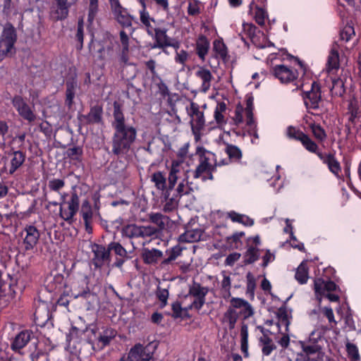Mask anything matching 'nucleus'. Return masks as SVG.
I'll return each mask as SVG.
<instances>
[{"instance_id": "nucleus-32", "label": "nucleus", "mask_w": 361, "mask_h": 361, "mask_svg": "<svg viewBox=\"0 0 361 361\" xmlns=\"http://www.w3.org/2000/svg\"><path fill=\"white\" fill-rule=\"evenodd\" d=\"M259 249L250 245L243 254V263L245 265L252 264L259 259Z\"/></svg>"}, {"instance_id": "nucleus-29", "label": "nucleus", "mask_w": 361, "mask_h": 361, "mask_svg": "<svg viewBox=\"0 0 361 361\" xmlns=\"http://www.w3.org/2000/svg\"><path fill=\"white\" fill-rule=\"evenodd\" d=\"M183 250V248L178 245L166 250V252L168 255V257L161 262V267L165 268L167 265L171 264L182 255Z\"/></svg>"}, {"instance_id": "nucleus-15", "label": "nucleus", "mask_w": 361, "mask_h": 361, "mask_svg": "<svg viewBox=\"0 0 361 361\" xmlns=\"http://www.w3.org/2000/svg\"><path fill=\"white\" fill-rule=\"evenodd\" d=\"M66 203L68 204V209H63L61 206L59 214L62 219L70 223L78 212L80 206L79 196L75 190L71 192V199Z\"/></svg>"}, {"instance_id": "nucleus-6", "label": "nucleus", "mask_w": 361, "mask_h": 361, "mask_svg": "<svg viewBox=\"0 0 361 361\" xmlns=\"http://www.w3.org/2000/svg\"><path fill=\"white\" fill-rule=\"evenodd\" d=\"M88 281L87 279L81 281V290H77L75 288L72 289L63 290L60 297L57 300V305L67 307L69 305L71 300L76 299L79 297L86 298L90 294V288L87 286Z\"/></svg>"}, {"instance_id": "nucleus-25", "label": "nucleus", "mask_w": 361, "mask_h": 361, "mask_svg": "<svg viewBox=\"0 0 361 361\" xmlns=\"http://www.w3.org/2000/svg\"><path fill=\"white\" fill-rule=\"evenodd\" d=\"M47 288L49 292H61L67 290V284L63 275L56 274L49 282Z\"/></svg>"}, {"instance_id": "nucleus-54", "label": "nucleus", "mask_w": 361, "mask_h": 361, "mask_svg": "<svg viewBox=\"0 0 361 361\" xmlns=\"http://www.w3.org/2000/svg\"><path fill=\"white\" fill-rule=\"evenodd\" d=\"M246 107L245 109L246 120H247V123L250 124L253 121L254 114V98L252 95L248 96L246 95Z\"/></svg>"}, {"instance_id": "nucleus-37", "label": "nucleus", "mask_w": 361, "mask_h": 361, "mask_svg": "<svg viewBox=\"0 0 361 361\" xmlns=\"http://www.w3.org/2000/svg\"><path fill=\"white\" fill-rule=\"evenodd\" d=\"M223 280L221 282V291L224 299H228L231 296V279L226 274V271H221Z\"/></svg>"}, {"instance_id": "nucleus-4", "label": "nucleus", "mask_w": 361, "mask_h": 361, "mask_svg": "<svg viewBox=\"0 0 361 361\" xmlns=\"http://www.w3.org/2000/svg\"><path fill=\"white\" fill-rule=\"evenodd\" d=\"M122 236L130 239L138 238H147L156 235L158 233L157 228L152 226H137L135 224H127L121 229Z\"/></svg>"}, {"instance_id": "nucleus-18", "label": "nucleus", "mask_w": 361, "mask_h": 361, "mask_svg": "<svg viewBox=\"0 0 361 361\" xmlns=\"http://www.w3.org/2000/svg\"><path fill=\"white\" fill-rule=\"evenodd\" d=\"M8 156L11 158L8 173L13 174L20 166H23L25 161L26 154L21 150H14L12 149L8 152Z\"/></svg>"}, {"instance_id": "nucleus-24", "label": "nucleus", "mask_w": 361, "mask_h": 361, "mask_svg": "<svg viewBox=\"0 0 361 361\" xmlns=\"http://www.w3.org/2000/svg\"><path fill=\"white\" fill-rule=\"evenodd\" d=\"M210 43L207 37L204 35H200L196 40L195 51L198 57L204 61L208 54Z\"/></svg>"}, {"instance_id": "nucleus-16", "label": "nucleus", "mask_w": 361, "mask_h": 361, "mask_svg": "<svg viewBox=\"0 0 361 361\" xmlns=\"http://www.w3.org/2000/svg\"><path fill=\"white\" fill-rule=\"evenodd\" d=\"M318 157L324 164L327 166L329 170L333 174L339 176L341 172V166L336 157L335 153H318Z\"/></svg>"}, {"instance_id": "nucleus-20", "label": "nucleus", "mask_w": 361, "mask_h": 361, "mask_svg": "<svg viewBox=\"0 0 361 361\" xmlns=\"http://www.w3.org/2000/svg\"><path fill=\"white\" fill-rule=\"evenodd\" d=\"M166 28L158 27L152 39L154 40L153 44H150L152 49H164L172 39L167 35Z\"/></svg>"}, {"instance_id": "nucleus-27", "label": "nucleus", "mask_w": 361, "mask_h": 361, "mask_svg": "<svg viewBox=\"0 0 361 361\" xmlns=\"http://www.w3.org/2000/svg\"><path fill=\"white\" fill-rule=\"evenodd\" d=\"M179 164L178 161H173L171 165V169L169 174L168 177V185L167 190L165 191L164 194V199L167 200L170 195V192L173 189L177 180L178 176L177 173L179 172Z\"/></svg>"}, {"instance_id": "nucleus-13", "label": "nucleus", "mask_w": 361, "mask_h": 361, "mask_svg": "<svg viewBox=\"0 0 361 361\" xmlns=\"http://www.w3.org/2000/svg\"><path fill=\"white\" fill-rule=\"evenodd\" d=\"M103 106L96 104L90 106L87 114H78V119L83 125H94L103 123Z\"/></svg>"}, {"instance_id": "nucleus-39", "label": "nucleus", "mask_w": 361, "mask_h": 361, "mask_svg": "<svg viewBox=\"0 0 361 361\" xmlns=\"http://www.w3.org/2000/svg\"><path fill=\"white\" fill-rule=\"evenodd\" d=\"M196 75L202 80V88L204 92L210 87V82L212 79V75L209 70L200 68L197 72Z\"/></svg>"}, {"instance_id": "nucleus-3", "label": "nucleus", "mask_w": 361, "mask_h": 361, "mask_svg": "<svg viewBox=\"0 0 361 361\" xmlns=\"http://www.w3.org/2000/svg\"><path fill=\"white\" fill-rule=\"evenodd\" d=\"M16 40V28L11 23H6L0 36V61L11 53Z\"/></svg>"}, {"instance_id": "nucleus-40", "label": "nucleus", "mask_w": 361, "mask_h": 361, "mask_svg": "<svg viewBox=\"0 0 361 361\" xmlns=\"http://www.w3.org/2000/svg\"><path fill=\"white\" fill-rule=\"evenodd\" d=\"M228 217L231 219L233 222L242 224L245 226H252L254 224L253 219L245 214H238L234 211L228 213Z\"/></svg>"}, {"instance_id": "nucleus-41", "label": "nucleus", "mask_w": 361, "mask_h": 361, "mask_svg": "<svg viewBox=\"0 0 361 361\" xmlns=\"http://www.w3.org/2000/svg\"><path fill=\"white\" fill-rule=\"evenodd\" d=\"M225 321L228 324V328L232 330L235 328V324L239 318V313L233 307H228L224 314Z\"/></svg>"}, {"instance_id": "nucleus-60", "label": "nucleus", "mask_w": 361, "mask_h": 361, "mask_svg": "<svg viewBox=\"0 0 361 361\" xmlns=\"http://www.w3.org/2000/svg\"><path fill=\"white\" fill-rule=\"evenodd\" d=\"M246 279H247V293L250 294L252 297L255 295V290L256 288V279L255 276L252 275L251 272H248L246 274Z\"/></svg>"}, {"instance_id": "nucleus-31", "label": "nucleus", "mask_w": 361, "mask_h": 361, "mask_svg": "<svg viewBox=\"0 0 361 361\" xmlns=\"http://www.w3.org/2000/svg\"><path fill=\"white\" fill-rule=\"evenodd\" d=\"M202 231L200 229L187 230L184 233L178 237V241L180 243H192L200 240Z\"/></svg>"}, {"instance_id": "nucleus-58", "label": "nucleus", "mask_w": 361, "mask_h": 361, "mask_svg": "<svg viewBox=\"0 0 361 361\" xmlns=\"http://www.w3.org/2000/svg\"><path fill=\"white\" fill-rule=\"evenodd\" d=\"M200 1L198 0H189L188 6V14L195 16L201 13Z\"/></svg>"}, {"instance_id": "nucleus-19", "label": "nucleus", "mask_w": 361, "mask_h": 361, "mask_svg": "<svg viewBox=\"0 0 361 361\" xmlns=\"http://www.w3.org/2000/svg\"><path fill=\"white\" fill-rule=\"evenodd\" d=\"M196 154L199 157V162L209 168H216V156L214 153L207 150L204 147L199 146L196 149Z\"/></svg>"}, {"instance_id": "nucleus-10", "label": "nucleus", "mask_w": 361, "mask_h": 361, "mask_svg": "<svg viewBox=\"0 0 361 361\" xmlns=\"http://www.w3.org/2000/svg\"><path fill=\"white\" fill-rule=\"evenodd\" d=\"M92 252L93 257L91 262L95 269H101L110 262L111 253L109 245L106 247L103 245L94 243L92 245Z\"/></svg>"}, {"instance_id": "nucleus-1", "label": "nucleus", "mask_w": 361, "mask_h": 361, "mask_svg": "<svg viewBox=\"0 0 361 361\" xmlns=\"http://www.w3.org/2000/svg\"><path fill=\"white\" fill-rule=\"evenodd\" d=\"M111 127L114 132L109 154L117 158L125 157L129 154L137 140V129L135 126L126 123L122 105L116 101L113 104Z\"/></svg>"}, {"instance_id": "nucleus-7", "label": "nucleus", "mask_w": 361, "mask_h": 361, "mask_svg": "<svg viewBox=\"0 0 361 361\" xmlns=\"http://www.w3.org/2000/svg\"><path fill=\"white\" fill-rule=\"evenodd\" d=\"M40 236L39 230L33 225H25L20 233L22 243L21 249L27 252L31 251L38 243Z\"/></svg>"}, {"instance_id": "nucleus-61", "label": "nucleus", "mask_w": 361, "mask_h": 361, "mask_svg": "<svg viewBox=\"0 0 361 361\" xmlns=\"http://www.w3.org/2000/svg\"><path fill=\"white\" fill-rule=\"evenodd\" d=\"M98 12V0H90L87 20L92 23Z\"/></svg>"}, {"instance_id": "nucleus-47", "label": "nucleus", "mask_w": 361, "mask_h": 361, "mask_svg": "<svg viewBox=\"0 0 361 361\" xmlns=\"http://www.w3.org/2000/svg\"><path fill=\"white\" fill-rule=\"evenodd\" d=\"M208 293L207 287L202 286L200 283L196 282H194L189 289V294L195 298L206 297Z\"/></svg>"}, {"instance_id": "nucleus-56", "label": "nucleus", "mask_w": 361, "mask_h": 361, "mask_svg": "<svg viewBox=\"0 0 361 361\" xmlns=\"http://www.w3.org/2000/svg\"><path fill=\"white\" fill-rule=\"evenodd\" d=\"M266 7H255V20L259 25H264L265 24L266 19L268 18V13L265 9Z\"/></svg>"}, {"instance_id": "nucleus-57", "label": "nucleus", "mask_w": 361, "mask_h": 361, "mask_svg": "<svg viewBox=\"0 0 361 361\" xmlns=\"http://www.w3.org/2000/svg\"><path fill=\"white\" fill-rule=\"evenodd\" d=\"M355 35L354 27L351 25H346L340 32V39L345 42L350 41Z\"/></svg>"}, {"instance_id": "nucleus-22", "label": "nucleus", "mask_w": 361, "mask_h": 361, "mask_svg": "<svg viewBox=\"0 0 361 361\" xmlns=\"http://www.w3.org/2000/svg\"><path fill=\"white\" fill-rule=\"evenodd\" d=\"M163 252L156 248H143L141 258L146 264H156L162 258Z\"/></svg>"}, {"instance_id": "nucleus-55", "label": "nucleus", "mask_w": 361, "mask_h": 361, "mask_svg": "<svg viewBox=\"0 0 361 361\" xmlns=\"http://www.w3.org/2000/svg\"><path fill=\"white\" fill-rule=\"evenodd\" d=\"M300 346L305 354L314 355L322 350V345H313L306 343L305 341H300Z\"/></svg>"}, {"instance_id": "nucleus-38", "label": "nucleus", "mask_w": 361, "mask_h": 361, "mask_svg": "<svg viewBox=\"0 0 361 361\" xmlns=\"http://www.w3.org/2000/svg\"><path fill=\"white\" fill-rule=\"evenodd\" d=\"M75 39L77 41L75 48L77 51H80L83 48L84 41V20L80 18L78 20L77 30L75 35Z\"/></svg>"}, {"instance_id": "nucleus-46", "label": "nucleus", "mask_w": 361, "mask_h": 361, "mask_svg": "<svg viewBox=\"0 0 361 361\" xmlns=\"http://www.w3.org/2000/svg\"><path fill=\"white\" fill-rule=\"evenodd\" d=\"M152 181L154 183L157 189L162 191L167 190L166 179L162 172L157 171L154 173L152 176Z\"/></svg>"}, {"instance_id": "nucleus-52", "label": "nucleus", "mask_w": 361, "mask_h": 361, "mask_svg": "<svg viewBox=\"0 0 361 361\" xmlns=\"http://www.w3.org/2000/svg\"><path fill=\"white\" fill-rule=\"evenodd\" d=\"M225 151L231 159L240 161L242 158V152L240 149L235 145L227 144Z\"/></svg>"}, {"instance_id": "nucleus-36", "label": "nucleus", "mask_w": 361, "mask_h": 361, "mask_svg": "<svg viewBox=\"0 0 361 361\" xmlns=\"http://www.w3.org/2000/svg\"><path fill=\"white\" fill-rule=\"evenodd\" d=\"M213 50L217 57L223 61L228 59V49L221 39H215L213 42Z\"/></svg>"}, {"instance_id": "nucleus-11", "label": "nucleus", "mask_w": 361, "mask_h": 361, "mask_svg": "<svg viewBox=\"0 0 361 361\" xmlns=\"http://www.w3.org/2000/svg\"><path fill=\"white\" fill-rule=\"evenodd\" d=\"M35 339H38L35 333L31 329H24L18 332L11 343V349L17 353L22 354L21 350L26 346V345L31 342L35 341Z\"/></svg>"}, {"instance_id": "nucleus-51", "label": "nucleus", "mask_w": 361, "mask_h": 361, "mask_svg": "<svg viewBox=\"0 0 361 361\" xmlns=\"http://www.w3.org/2000/svg\"><path fill=\"white\" fill-rule=\"evenodd\" d=\"M305 135V133L294 126H290L287 128L286 135L290 140L301 142Z\"/></svg>"}, {"instance_id": "nucleus-53", "label": "nucleus", "mask_w": 361, "mask_h": 361, "mask_svg": "<svg viewBox=\"0 0 361 361\" xmlns=\"http://www.w3.org/2000/svg\"><path fill=\"white\" fill-rule=\"evenodd\" d=\"M277 317L279 319V322L277 323L279 327H280L281 325H283L286 326V330L288 331L290 321L288 319L286 306L283 305L279 308L277 312Z\"/></svg>"}, {"instance_id": "nucleus-17", "label": "nucleus", "mask_w": 361, "mask_h": 361, "mask_svg": "<svg viewBox=\"0 0 361 361\" xmlns=\"http://www.w3.org/2000/svg\"><path fill=\"white\" fill-rule=\"evenodd\" d=\"M108 245L109 251H113L117 256L114 266L119 269L122 268L123 264L130 258L127 250L118 242H111Z\"/></svg>"}, {"instance_id": "nucleus-12", "label": "nucleus", "mask_w": 361, "mask_h": 361, "mask_svg": "<svg viewBox=\"0 0 361 361\" xmlns=\"http://www.w3.org/2000/svg\"><path fill=\"white\" fill-rule=\"evenodd\" d=\"M89 332L94 335L96 334V330L94 329H90L86 328L85 329H80L75 326H72L69 332L66 336L67 348L76 350L78 345L84 340L82 336H86Z\"/></svg>"}, {"instance_id": "nucleus-49", "label": "nucleus", "mask_w": 361, "mask_h": 361, "mask_svg": "<svg viewBox=\"0 0 361 361\" xmlns=\"http://www.w3.org/2000/svg\"><path fill=\"white\" fill-rule=\"evenodd\" d=\"M157 345L158 343L153 342L149 343L145 347L141 345L142 352L140 353V359H148V360H152L153 358L154 352L157 349Z\"/></svg>"}, {"instance_id": "nucleus-26", "label": "nucleus", "mask_w": 361, "mask_h": 361, "mask_svg": "<svg viewBox=\"0 0 361 361\" xmlns=\"http://www.w3.org/2000/svg\"><path fill=\"white\" fill-rule=\"evenodd\" d=\"M261 332L263 334V336L260 338L259 343L262 344V352L264 355L269 356L271 355L272 351L276 348V345L273 343L272 339L265 334L268 332V330L262 326H258Z\"/></svg>"}, {"instance_id": "nucleus-59", "label": "nucleus", "mask_w": 361, "mask_h": 361, "mask_svg": "<svg viewBox=\"0 0 361 361\" xmlns=\"http://www.w3.org/2000/svg\"><path fill=\"white\" fill-rule=\"evenodd\" d=\"M81 214L84 222L92 221L93 212L88 202L82 204Z\"/></svg>"}, {"instance_id": "nucleus-35", "label": "nucleus", "mask_w": 361, "mask_h": 361, "mask_svg": "<svg viewBox=\"0 0 361 361\" xmlns=\"http://www.w3.org/2000/svg\"><path fill=\"white\" fill-rule=\"evenodd\" d=\"M309 269L306 261H302L297 268L295 278L298 282L300 284H305L307 283L309 278L308 272Z\"/></svg>"}, {"instance_id": "nucleus-34", "label": "nucleus", "mask_w": 361, "mask_h": 361, "mask_svg": "<svg viewBox=\"0 0 361 361\" xmlns=\"http://www.w3.org/2000/svg\"><path fill=\"white\" fill-rule=\"evenodd\" d=\"M141 352V344L137 343L130 348L128 354L123 355L118 361H139Z\"/></svg>"}, {"instance_id": "nucleus-43", "label": "nucleus", "mask_w": 361, "mask_h": 361, "mask_svg": "<svg viewBox=\"0 0 361 361\" xmlns=\"http://www.w3.org/2000/svg\"><path fill=\"white\" fill-rule=\"evenodd\" d=\"M300 143L307 151L315 154L317 157L318 153L322 152L319 151L318 145L307 134L305 137H303Z\"/></svg>"}, {"instance_id": "nucleus-5", "label": "nucleus", "mask_w": 361, "mask_h": 361, "mask_svg": "<svg viewBox=\"0 0 361 361\" xmlns=\"http://www.w3.org/2000/svg\"><path fill=\"white\" fill-rule=\"evenodd\" d=\"M304 104L310 113V109L317 110L319 108V104L322 102L321 85L317 81H313L311 84V89L307 91H303L301 93Z\"/></svg>"}, {"instance_id": "nucleus-21", "label": "nucleus", "mask_w": 361, "mask_h": 361, "mask_svg": "<svg viewBox=\"0 0 361 361\" xmlns=\"http://www.w3.org/2000/svg\"><path fill=\"white\" fill-rule=\"evenodd\" d=\"M51 314L47 304L37 306L34 312L35 324L40 327L44 326L50 319Z\"/></svg>"}, {"instance_id": "nucleus-33", "label": "nucleus", "mask_w": 361, "mask_h": 361, "mask_svg": "<svg viewBox=\"0 0 361 361\" xmlns=\"http://www.w3.org/2000/svg\"><path fill=\"white\" fill-rule=\"evenodd\" d=\"M116 332L111 328L105 329L102 334L98 336L97 340L99 343H101V348L109 345L112 339L115 338Z\"/></svg>"}, {"instance_id": "nucleus-48", "label": "nucleus", "mask_w": 361, "mask_h": 361, "mask_svg": "<svg viewBox=\"0 0 361 361\" xmlns=\"http://www.w3.org/2000/svg\"><path fill=\"white\" fill-rule=\"evenodd\" d=\"M328 71L337 70L339 68V55L336 50L332 49L328 56L326 63Z\"/></svg>"}, {"instance_id": "nucleus-8", "label": "nucleus", "mask_w": 361, "mask_h": 361, "mask_svg": "<svg viewBox=\"0 0 361 361\" xmlns=\"http://www.w3.org/2000/svg\"><path fill=\"white\" fill-rule=\"evenodd\" d=\"M11 103L23 120L30 123L36 120L37 116L34 111V106H30L22 96L15 95L11 99Z\"/></svg>"}, {"instance_id": "nucleus-2", "label": "nucleus", "mask_w": 361, "mask_h": 361, "mask_svg": "<svg viewBox=\"0 0 361 361\" xmlns=\"http://www.w3.org/2000/svg\"><path fill=\"white\" fill-rule=\"evenodd\" d=\"M271 73L283 84H293L295 86V90L300 89L303 82L299 79V73L283 64L276 65L271 69Z\"/></svg>"}, {"instance_id": "nucleus-64", "label": "nucleus", "mask_w": 361, "mask_h": 361, "mask_svg": "<svg viewBox=\"0 0 361 361\" xmlns=\"http://www.w3.org/2000/svg\"><path fill=\"white\" fill-rule=\"evenodd\" d=\"M189 54L188 51L184 49H181L179 51H176L174 61L176 63L180 64L183 66L185 65L186 61L188 60Z\"/></svg>"}, {"instance_id": "nucleus-63", "label": "nucleus", "mask_w": 361, "mask_h": 361, "mask_svg": "<svg viewBox=\"0 0 361 361\" xmlns=\"http://www.w3.org/2000/svg\"><path fill=\"white\" fill-rule=\"evenodd\" d=\"M246 125L248 127L247 134L250 136L252 137L251 141H252V143L255 144V140H258L259 139V135H258V133H257L258 128H257V122L253 118V121L251 123L248 124L247 123V120H246Z\"/></svg>"}, {"instance_id": "nucleus-9", "label": "nucleus", "mask_w": 361, "mask_h": 361, "mask_svg": "<svg viewBox=\"0 0 361 361\" xmlns=\"http://www.w3.org/2000/svg\"><path fill=\"white\" fill-rule=\"evenodd\" d=\"M188 111L191 118L190 122L191 130L195 138L198 139L205 125L204 113L200 110L199 105L195 102L190 104V109H188Z\"/></svg>"}, {"instance_id": "nucleus-28", "label": "nucleus", "mask_w": 361, "mask_h": 361, "mask_svg": "<svg viewBox=\"0 0 361 361\" xmlns=\"http://www.w3.org/2000/svg\"><path fill=\"white\" fill-rule=\"evenodd\" d=\"M114 15L116 21L123 28H130L131 32L134 31V28L132 27L133 17L129 14L127 9L124 8Z\"/></svg>"}, {"instance_id": "nucleus-23", "label": "nucleus", "mask_w": 361, "mask_h": 361, "mask_svg": "<svg viewBox=\"0 0 361 361\" xmlns=\"http://www.w3.org/2000/svg\"><path fill=\"white\" fill-rule=\"evenodd\" d=\"M337 285L332 281H324L322 278L316 279L314 281V289L317 294L322 295L325 292H331L336 290Z\"/></svg>"}, {"instance_id": "nucleus-44", "label": "nucleus", "mask_w": 361, "mask_h": 361, "mask_svg": "<svg viewBox=\"0 0 361 361\" xmlns=\"http://www.w3.org/2000/svg\"><path fill=\"white\" fill-rule=\"evenodd\" d=\"M66 154L68 159L71 161H75L78 162L82 161L83 149L80 146H74L73 147H69L67 149L66 152Z\"/></svg>"}, {"instance_id": "nucleus-30", "label": "nucleus", "mask_w": 361, "mask_h": 361, "mask_svg": "<svg viewBox=\"0 0 361 361\" xmlns=\"http://www.w3.org/2000/svg\"><path fill=\"white\" fill-rule=\"evenodd\" d=\"M66 87L65 104L68 107V109H71L73 104L77 82L74 79L68 80L66 81Z\"/></svg>"}, {"instance_id": "nucleus-50", "label": "nucleus", "mask_w": 361, "mask_h": 361, "mask_svg": "<svg viewBox=\"0 0 361 361\" xmlns=\"http://www.w3.org/2000/svg\"><path fill=\"white\" fill-rule=\"evenodd\" d=\"M332 95L342 97L345 92L344 82L342 79L337 78L333 80L331 88Z\"/></svg>"}, {"instance_id": "nucleus-62", "label": "nucleus", "mask_w": 361, "mask_h": 361, "mask_svg": "<svg viewBox=\"0 0 361 361\" xmlns=\"http://www.w3.org/2000/svg\"><path fill=\"white\" fill-rule=\"evenodd\" d=\"M65 186L63 179L53 178L49 180L48 187L51 191L59 193V191Z\"/></svg>"}, {"instance_id": "nucleus-42", "label": "nucleus", "mask_w": 361, "mask_h": 361, "mask_svg": "<svg viewBox=\"0 0 361 361\" xmlns=\"http://www.w3.org/2000/svg\"><path fill=\"white\" fill-rule=\"evenodd\" d=\"M309 127L316 140L324 142L326 139V131L320 124L312 122L309 124Z\"/></svg>"}, {"instance_id": "nucleus-14", "label": "nucleus", "mask_w": 361, "mask_h": 361, "mask_svg": "<svg viewBox=\"0 0 361 361\" xmlns=\"http://www.w3.org/2000/svg\"><path fill=\"white\" fill-rule=\"evenodd\" d=\"M78 0H55L51 7V13L56 20H63L69 14L70 8Z\"/></svg>"}, {"instance_id": "nucleus-45", "label": "nucleus", "mask_w": 361, "mask_h": 361, "mask_svg": "<svg viewBox=\"0 0 361 361\" xmlns=\"http://www.w3.org/2000/svg\"><path fill=\"white\" fill-rule=\"evenodd\" d=\"M149 221L158 226V233L165 228L166 220L168 217L161 213H151L149 214Z\"/></svg>"}]
</instances>
